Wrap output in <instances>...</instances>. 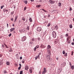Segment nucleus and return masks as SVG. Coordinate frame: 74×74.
Here are the masks:
<instances>
[{"label":"nucleus","instance_id":"4d7b16f0","mask_svg":"<svg viewBox=\"0 0 74 74\" xmlns=\"http://www.w3.org/2000/svg\"><path fill=\"white\" fill-rule=\"evenodd\" d=\"M43 70H44V71L46 70V69H45V68H44V69H43Z\"/></svg>","mask_w":74,"mask_h":74},{"label":"nucleus","instance_id":"c03bdc74","mask_svg":"<svg viewBox=\"0 0 74 74\" xmlns=\"http://www.w3.org/2000/svg\"><path fill=\"white\" fill-rule=\"evenodd\" d=\"M20 60H21V59H22V57L21 56L20 57Z\"/></svg>","mask_w":74,"mask_h":74},{"label":"nucleus","instance_id":"473e14b6","mask_svg":"<svg viewBox=\"0 0 74 74\" xmlns=\"http://www.w3.org/2000/svg\"><path fill=\"white\" fill-rule=\"evenodd\" d=\"M22 73H23V71H20V74H22Z\"/></svg>","mask_w":74,"mask_h":74},{"label":"nucleus","instance_id":"9b49d317","mask_svg":"<svg viewBox=\"0 0 74 74\" xmlns=\"http://www.w3.org/2000/svg\"><path fill=\"white\" fill-rule=\"evenodd\" d=\"M48 52V54L49 55H51V51L49 50L48 51H47Z\"/></svg>","mask_w":74,"mask_h":74},{"label":"nucleus","instance_id":"e433bc0d","mask_svg":"<svg viewBox=\"0 0 74 74\" xmlns=\"http://www.w3.org/2000/svg\"><path fill=\"white\" fill-rule=\"evenodd\" d=\"M40 10H42L43 11H45V12H47L44 9H40Z\"/></svg>","mask_w":74,"mask_h":74},{"label":"nucleus","instance_id":"a878e982","mask_svg":"<svg viewBox=\"0 0 74 74\" xmlns=\"http://www.w3.org/2000/svg\"><path fill=\"white\" fill-rule=\"evenodd\" d=\"M4 73L5 74H7V71L5 70L4 71Z\"/></svg>","mask_w":74,"mask_h":74},{"label":"nucleus","instance_id":"de8ad7c7","mask_svg":"<svg viewBox=\"0 0 74 74\" xmlns=\"http://www.w3.org/2000/svg\"><path fill=\"white\" fill-rule=\"evenodd\" d=\"M12 34H10L9 35V37H11V36Z\"/></svg>","mask_w":74,"mask_h":74},{"label":"nucleus","instance_id":"a211bd4d","mask_svg":"<svg viewBox=\"0 0 74 74\" xmlns=\"http://www.w3.org/2000/svg\"><path fill=\"white\" fill-rule=\"evenodd\" d=\"M3 11H4V12H5V11H7V12H8V10H6L5 9H4L3 10Z\"/></svg>","mask_w":74,"mask_h":74},{"label":"nucleus","instance_id":"412c9836","mask_svg":"<svg viewBox=\"0 0 74 74\" xmlns=\"http://www.w3.org/2000/svg\"><path fill=\"white\" fill-rule=\"evenodd\" d=\"M2 62V60H0V64H3Z\"/></svg>","mask_w":74,"mask_h":74},{"label":"nucleus","instance_id":"13d9d810","mask_svg":"<svg viewBox=\"0 0 74 74\" xmlns=\"http://www.w3.org/2000/svg\"><path fill=\"white\" fill-rule=\"evenodd\" d=\"M49 60H51V59H52V58H50L49 59Z\"/></svg>","mask_w":74,"mask_h":74},{"label":"nucleus","instance_id":"6ab92c4d","mask_svg":"<svg viewBox=\"0 0 74 74\" xmlns=\"http://www.w3.org/2000/svg\"><path fill=\"white\" fill-rule=\"evenodd\" d=\"M6 64H7V65H8V66H9V65H10V62H7Z\"/></svg>","mask_w":74,"mask_h":74},{"label":"nucleus","instance_id":"09e8293b","mask_svg":"<svg viewBox=\"0 0 74 74\" xmlns=\"http://www.w3.org/2000/svg\"><path fill=\"white\" fill-rule=\"evenodd\" d=\"M9 52H12V50L11 49L9 51Z\"/></svg>","mask_w":74,"mask_h":74},{"label":"nucleus","instance_id":"1a4fd4ad","mask_svg":"<svg viewBox=\"0 0 74 74\" xmlns=\"http://www.w3.org/2000/svg\"><path fill=\"white\" fill-rule=\"evenodd\" d=\"M25 69L27 71V70L29 69V66H25Z\"/></svg>","mask_w":74,"mask_h":74},{"label":"nucleus","instance_id":"338daca9","mask_svg":"<svg viewBox=\"0 0 74 74\" xmlns=\"http://www.w3.org/2000/svg\"><path fill=\"white\" fill-rule=\"evenodd\" d=\"M31 1H34V0H30Z\"/></svg>","mask_w":74,"mask_h":74},{"label":"nucleus","instance_id":"603ef678","mask_svg":"<svg viewBox=\"0 0 74 74\" xmlns=\"http://www.w3.org/2000/svg\"><path fill=\"white\" fill-rule=\"evenodd\" d=\"M13 13H14V12H11V14H12V15H13Z\"/></svg>","mask_w":74,"mask_h":74},{"label":"nucleus","instance_id":"c85d7f7f","mask_svg":"<svg viewBox=\"0 0 74 74\" xmlns=\"http://www.w3.org/2000/svg\"><path fill=\"white\" fill-rule=\"evenodd\" d=\"M41 5H36V7H40Z\"/></svg>","mask_w":74,"mask_h":74},{"label":"nucleus","instance_id":"9d476101","mask_svg":"<svg viewBox=\"0 0 74 74\" xmlns=\"http://www.w3.org/2000/svg\"><path fill=\"white\" fill-rule=\"evenodd\" d=\"M38 58V59H40V57H39V55H38V56H36L35 57V60H37Z\"/></svg>","mask_w":74,"mask_h":74},{"label":"nucleus","instance_id":"393cba45","mask_svg":"<svg viewBox=\"0 0 74 74\" xmlns=\"http://www.w3.org/2000/svg\"><path fill=\"white\" fill-rule=\"evenodd\" d=\"M37 40H38V41H40L41 40V39H40V38L39 37L38 38H37Z\"/></svg>","mask_w":74,"mask_h":74},{"label":"nucleus","instance_id":"7c9ffc66","mask_svg":"<svg viewBox=\"0 0 74 74\" xmlns=\"http://www.w3.org/2000/svg\"><path fill=\"white\" fill-rule=\"evenodd\" d=\"M4 7V5H2L1 6V9H3V7Z\"/></svg>","mask_w":74,"mask_h":74},{"label":"nucleus","instance_id":"4c0bfd02","mask_svg":"<svg viewBox=\"0 0 74 74\" xmlns=\"http://www.w3.org/2000/svg\"><path fill=\"white\" fill-rule=\"evenodd\" d=\"M55 43H56H56H58V41L56 40L55 41Z\"/></svg>","mask_w":74,"mask_h":74},{"label":"nucleus","instance_id":"a19ab883","mask_svg":"<svg viewBox=\"0 0 74 74\" xmlns=\"http://www.w3.org/2000/svg\"><path fill=\"white\" fill-rule=\"evenodd\" d=\"M69 10L70 11H71V10H72V8H71V7H70Z\"/></svg>","mask_w":74,"mask_h":74},{"label":"nucleus","instance_id":"2f4dec72","mask_svg":"<svg viewBox=\"0 0 74 74\" xmlns=\"http://www.w3.org/2000/svg\"><path fill=\"white\" fill-rule=\"evenodd\" d=\"M50 25H51V23H49L48 25H47L48 27H49V26H50Z\"/></svg>","mask_w":74,"mask_h":74},{"label":"nucleus","instance_id":"680f3d73","mask_svg":"<svg viewBox=\"0 0 74 74\" xmlns=\"http://www.w3.org/2000/svg\"><path fill=\"white\" fill-rule=\"evenodd\" d=\"M2 56V55L0 54V58H1Z\"/></svg>","mask_w":74,"mask_h":74},{"label":"nucleus","instance_id":"f8f14e48","mask_svg":"<svg viewBox=\"0 0 74 74\" xmlns=\"http://www.w3.org/2000/svg\"><path fill=\"white\" fill-rule=\"evenodd\" d=\"M29 21L31 22H32L33 21H32V18H29Z\"/></svg>","mask_w":74,"mask_h":74},{"label":"nucleus","instance_id":"58836bf2","mask_svg":"<svg viewBox=\"0 0 74 74\" xmlns=\"http://www.w3.org/2000/svg\"><path fill=\"white\" fill-rule=\"evenodd\" d=\"M5 47L6 48H8V46H7L5 44Z\"/></svg>","mask_w":74,"mask_h":74},{"label":"nucleus","instance_id":"052dcab7","mask_svg":"<svg viewBox=\"0 0 74 74\" xmlns=\"http://www.w3.org/2000/svg\"><path fill=\"white\" fill-rule=\"evenodd\" d=\"M62 69H61V70L60 71V73H61V72H62Z\"/></svg>","mask_w":74,"mask_h":74},{"label":"nucleus","instance_id":"4468645a","mask_svg":"<svg viewBox=\"0 0 74 74\" xmlns=\"http://www.w3.org/2000/svg\"><path fill=\"white\" fill-rule=\"evenodd\" d=\"M46 72H47V71L46 70L43 71L42 72V74H45V73H46Z\"/></svg>","mask_w":74,"mask_h":74},{"label":"nucleus","instance_id":"dca6fc26","mask_svg":"<svg viewBox=\"0 0 74 74\" xmlns=\"http://www.w3.org/2000/svg\"><path fill=\"white\" fill-rule=\"evenodd\" d=\"M69 27L71 29L73 28V25H72V24H70L69 25Z\"/></svg>","mask_w":74,"mask_h":74},{"label":"nucleus","instance_id":"5701e85b","mask_svg":"<svg viewBox=\"0 0 74 74\" xmlns=\"http://www.w3.org/2000/svg\"><path fill=\"white\" fill-rule=\"evenodd\" d=\"M25 59H23L22 61V63H25Z\"/></svg>","mask_w":74,"mask_h":74},{"label":"nucleus","instance_id":"864d4df0","mask_svg":"<svg viewBox=\"0 0 74 74\" xmlns=\"http://www.w3.org/2000/svg\"><path fill=\"white\" fill-rule=\"evenodd\" d=\"M32 41H34V38H33L32 39Z\"/></svg>","mask_w":74,"mask_h":74},{"label":"nucleus","instance_id":"c756f323","mask_svg":"<svg viewBox=\"0 0 74 74\" xmlns=\"http://www.w3.org/2000/svg\"><path fill=\"white\" fill-rule=\"evenodd\" d=\"M22 19L23 20V21H25L26 20V19L24 17H23Z\"/></svg>","mask_w":74,"mask_h":74},{"label":"nucleus","instance_id":"ea45409f","mask_svg":"<svg viewBox=\"0 0 74 74\" xmlns=\"http://www.w3.org/2000/svg\"><path fill=\"white\" fill-rule=\"evenodd\" d=\"M67 53H65V54L64 55V56H67Z\"/></svg>","mask_w":74,"mask_h":74},{"label":"nucleus","instance_id":"f257e3e1","mask_svg":"<svg viewBox=\"0 0 74 74\" xmlns=\"http://www.w3.org/2000/svg\"><path fill=\"white\" fill-rule=\"evenodd\" d=\"M52 36L54 38H56V34L55 32L53 31L52 32Z\"/></svg>","mask_w":74,"mask_h":74},{"label":"nucleus","instance_id":"2eb2a0df","mask_svg":"<svg viewBox=\"0 0 74 74\" xmlns=\"http://www.w3.org/2000/svg\"><path fill=\"white\" fill-rule=\"evenodd\" d=\"M56 11V10H54L52 12V14H54V13H55V11Z\"/></svg>","mask_w":74,"mask_h":74},{"label":"nucleus","instance_id":"39448f33","mask_svg":"<svg viewBox=\"0 0 74 74\" xmlns=\"http://www.w3.org/2000/svg\"><path fill=\"white\" fill-rule=\"evenodd\" d=\"M25 29H26L25 28H23V29H20V32L21 33H23V32L25 31Z\"/></svg>","mask_w":74,"mask_h":74},{"label":"nucleus","instance_id":"20e7f679","mask_svg":"<svg viewBox=\"0 0 74 74\" xmlns=\"http://www.w3.org/2000/svg\"><path fill=\"white\" fill-rule=\"evenodd\" d=\"M56 1H54V0H50L49 1V3L50 4H54L55 3Z\"/></svg>","mask_w":74,"mask_h":74},{"label":"nucleus","instance_id":"5fc2aeb1","mask_svg":"<svg viewBox=\"0 0 74 74\" xmlns=\"http://www.w3.org/2000/svg\"><path fill=\"white\" fill-rule=\"evenodd\" d=\"M69 65H70V66H71V62H70Z\"/></svg>","mask_w":74,"mask_h":74},{"label":"nucleus","instance_id":"0eeeda50","mask_svg":"<svg viewBox=\"0 0 74 74\" xmlns=\"http://www.w3.org/2000/svg\"><path fill=\"white\" fill-rule=\"evenodd\" d=\"M70 38V36H69L68 37L66 38V42H69V40Z\"/></svg>","mask_w":74,"mask_h":74},{"label":"nucleus","instance_id":"a18cd8bd","mask_svg":"<svg viewBox=\"0 0 74 74\" xmlns=\"http://www.w3.org/2000/svg\"><path fill=\"white\" fill-rule=\"evenodd\" d=\"M27 30H29V27L28 26L27 28Z\"/></svg>","mask_w":74,"mask_h":74},{"label":"nucleus","instance_id":"69168bd1","mask_svg":"<svg viewBox=\"0 0 74 74\" xmlns=\"http://www.w3.org/2000/svg\"><path fill=\"white\" fill-rule=\"evenodd\" d=\"M16 21V19L15 18V20H14V22H15Z\"/></svg>","mask_w":74,"mask_h":74},{"label":"nucleus","instance_id":"8fccbe9b","mask_svg":"<svg viewBox=\"0 0 74 74\" xmlns=\"http://www.w3.org/2000/svg\"><path fill=\"white\" fill-rule=\"evenodd\" d=\"M18 18V16H16L15 19H16Z\"/></svg>","mask_w":74,"mask_h":74},{"label":"nucleus","instance_id":"6e6d98bb","mask_svg":"<svg viewBox=\"0 0 74 74\" xmlns=\"http://www.w3.org/2000/svg\"><path fill=\"white\" fill-rule=\"evenodd\" d=\"M11 21H14V19L12 18L11 19Z\"/></svg>","mask_w":74,"mask_h":74},{"label":"nucleus","instance_id":"ddd939ff","mask_svg":"<svg viewBox=\"0 0 74 74\" xmlns=\"http://www.w3.org/2000/svg\"><path fill=\"white\" fill-rule=\"evenodd\" d=\"M71 69H72V70H74V65H72V66H71Z\"/></svg>","mask_w":74,"mask_h":74},{"label":"nucleus","instance_id":"cd10ccee","mask_svg":"<svg viewBox=\"0 0 74 74\" xmlns=\"http://www.w3.org/2000/svg\"><path fill=\"white\" fill-rule=\"evenodd\" d=\"M62 53H63V54L64 55V54H65V51H64V50H63V51Z\"/></svg>","mask_w":74,"mask_h":74},{"label":"nucleus","instance_id":"774afa93","mask_svg":"<svg viewBox=\"0 0 74 74\" xmlns=\"http://www.w3.org/2000/svg\"><path fill=\"white\" fill-rule=\"evenodd\" d=\"M12 26L13 27L14 26V24H13Z\"/></svg>","mask_w":74,"mask_h":74},{"label":"nucleus","instance_id":"72a5a7b5","mask_svg":"<svg viewBox=\"0 0 74 74\" xmlns=\"http://www.w3.org/2000/svg\"><path fill=\"white\" fill-rule=\"evenodd\" d=\"M46 57H47V58H50L51 56H50L49 55H48V56H46Z\"/></svg>","mask_w":74,"mask_h":74},{"label":"nucleus","instance_id":"423d86ee","mask_svg":"<svg viewBox=\"0 0 74 74\" xmlns=\"http://www.w3.org/2000/svg\"><path fill=\"white\" fill-rule=\"evenodd\" d=\"M41 28L40 27H38L37 28V31H38V32H40L41 30Z\"/></svg>","mask_w":74,"mask_h":74},{"label":"nucleus","instance_id":"bf43d9fd","mask_svg":"<svg viewBox=\"0 0 74 74\" xmlns=\"http://www.w3.org/2000/svg\"><path fill=\"white\" fill-rule=\"evenodd\" d=\"M56 60H59V58H56Z\"/></svg>","mask_w":74,"mask_h":74},{"label":"nucleus","instance_id":"49530a36","mask_svg":"<svg viewBox=\"0 0 74 74\" xmlns=\"http://www.w3.org/2000/svg\"><path fill=\"white\" fill-rule=\"evenodd\" d=\"M21 68V66H19L18 68V70H20Z\"/></svg>","mask_w":74,"mask_h":74},{"label":"nucleus","instance_id":"0e129e2a","mask_svg":"<svg viewBox=\"0 0 74 74\" xmlns=\"http://www.w3.org/2000/svg\"><path fill=\"white\" fill-rule=\"evenodd\" d=\"M19 66H21V64H19Z\"/></svg>","mask_w":74,"mask_h":74},{"label":"nucleus","instance_id":"7ed1b4c3","mask_svg":"<svg viewBox=\"0 0 74 74\" xmlns=\"http://www.w3.org/2000/svg\"><path fill=\"white\" fill-rule=\"evenodd\" d=\"M26 37L24 36L22 38L21 40L22 41H25V40H26Z\"/></svg>","mask_w":74,"mask_h":74},{"label":"nucleus","instance_id":"4be33fe9","mask_svg":"<svg viewBox=\"0 0 74 74\" xmlns=\"http://www.w3.org/2000/svg\"><path fill=\"white\" fill-rule=\"evenodd\" d=\"M55 27L56 29H58V26L57 25H56L55 26Z\"/></svg>","mask_w":74,"mask_h":74},{"label":"nucleus","instance_id":"aec40b11","mask_svg":"<svg viewBox=\"0 0 74 74\" xmlns=\"http://www.w3.org/2000/svg\"><path fill=\"white\" fill-rule=\"evenodd\" d=\"M24 1L25 4H27V1H26V0H24Z\"/></svg>","mask_w":74,"mask_h":74},{"label":"nucleus","instance_id":"bb28decb","mask_svg":"<svg viewBox=\"0 0 74 74\" xmlns=\"http://www.w3.org/2000/svg\"><path fill=\"white\" fill-rule=\"evenodd\" d=\"M65 36L66 37H68L69 36V33H67L65 35Z\"/></svg>","mask_w":74,"mask_h":74},{"label":"nucleus","instance_id":"6e6552de","mask_svg":"<svg viewBox=\"0 0 74 74\" xmlns=\"http://www.w3.org/2000/svg\"><path fill=\"white\" fill-rule=\"evenodd\" d=\"M15 29L14 28H11L10 29V32H13V31H14V30H15Z\"/></svg>","mask_w":74,"mask_h":74},{"label":"nucleus","instance_id":"f704fd0d","mask_svg":"<svg viewBox=\"0 0 74 74\" xmlns=\"http://www.w3.org/2000/svg\"><path fill=\"white\" fill-rule=\"evenodd\" d=\"M36 49H37L36 48V47H35L34 48V51H36Z\"/></svg>","mask_w":74,"mask_h":74},{"label":"nucleus","instance_id":"f3484780","mask_svg":"<svg viewBox=\"0 0 74 74\" xmlns=\"http://www.w3.org/2000/svg\"><path fill=\"white\" fill-rule=\"evenodd\" d=\"M61 5H62V3H61L60 2H59L58 3V6H59V7H61Z\"/></svg>","mask_w":74,"mask_h":74},{"label":"nucleus","instance_id":"f03ea898","mask_svg":"<svg viewBox=\"0 0 74 74\" xmlns=\"http://www.w3.org/2000/svg\"><path fill=\"white\" fill-rule=\"evenodd\" d=\"M51 49V46L50 45H48L47 47V51H50V49Z\"/></svg>","mask_w":74,"mask_h":74},{"label":"nucleus","instance_id":"c9c22d12","mask_svg":"<svg viewBox=\"0 0 74 74\" xmlns=\"http://www.w3.org/2000/svg\"><path fill=\"white\" fill-rule=\"evenodd\" d=\"M29 72L30 73H32V70L31 69H30Z\"/></svg>","mask_w":74,"mask_h":74},{"label":"nucleus","instance_id":"79ce46f5","mask_svg":"<svg viewBox=\"0 0 74 74\" xmlns=\"http://www.w3.org/2000/svg\"><path fill=\"white\" fill-rule=\"evenodd\" d=\"M71 45H74V42H72L71 43Z\"/></svg>","mask_w":74,"mask_h":74},{"label":"nucleus","instance_id":"3c124183","mask_svg":"<svg viewBox=\"0 0 74 74\" xmlns=\"http://www.w3.org/2000/svg\"><path fill=\"white\" fill-rule=\"evenodd\" d=\"M71 55L72 56H73V51H72Z\"/></svg>","mask_w":74,"mask_h":74},{"label":"nucleus","instance_id":"37998d69","mask_svg":"<svg viewBox=\"0 0 74 74\" xmlns=\"http://www.w3.org/2000/svg\"><path fill=\"white\" fill-rule=\"evenodd\" d=\"M26 7H25L24 8V11H25V10H26Z\"/></svg>","mask_w":74,"mask_h":74},{"label":"nucleus","instance_id":"b1692460","mask_svg":"<svg viewBox=\"0 0 74 74\" xmlns=\"http://www.w3.org/2000/svg\"><path fill=\"white\" fill-rule=\"evenodd\" d=\"M35 48H36V49L39 48V46L38 45H37L35 47Z\"/></svg>","mask_w":74,"mask_h":74},{"label":"nucleus","instance_id":"e2e57ef3","mask_svg":"<svg viewBox=\"0 0 74 74\" xmlns=\"http://www.w3.org/2000/svg\"><path fill=\"white\" fill-rule=\"evenodd\" d=\"M7 27H8V24H7Z\"/></svg>","mask_w":74,"mask_h":74}]
</instances>
